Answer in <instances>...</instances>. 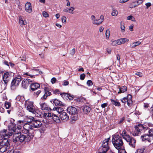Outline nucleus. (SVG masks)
Listing matches in <instances>:
<instances>
[{
	"instance_id": "obj_14",
	"label": "nucleus",
	"mask_w": 153,
	"mask_h": 153,
	"mask_svg": "<svg viewBox=\"0 0 153 153\" xmlns=\"http://www.w3.org/2000/svg\"><path fill=\"white\" fill-rule=\"evenodd\" d=\"M24 124V121H23L19 120L17 122L16 124V131L15 133L20 132L22 131V127L23 126Z\"/></svg>"
},
{
	"instance_id": "obj_16",
	"label": "nucleus",
	"mask_w": 153,
	"mask_h": 153,
	"mask_svg": "<svg viewBox=\"0 0 153 153\" xmlns=\"http://www.w3.org/2000/svg\"><path fill=\"white\" fill-rule=\"evenodd\" d=\"M32 82V80L29 79H23L22 83V87L25 88H27L29 85H30Z\"/></svg>"
},
{
	"instance_id": "obj_38",
	"label": "nucleus",
	"mask_w": 153,
	"mask_h": 153,
	"mask_svg": "<svg viewBox=\"0 0 153 153\" xmlns=\"http://www.w3.org/2000/svg\"><path fill=\"white\" fill-rule=\"evenodd\" d=\"M27 134V136L29 137H28L29 140H30L32 138H33L34 136V133H31L30 132V131Z\"/></svg>"
},
{
	"instance_id": "obj_25",
	"label": "nucleus",
	"mask_w": 153,
	"mask_h": 153,
	"mask_svg": "<svg viewBox=\"0 0 153 153\" xmlns=\"http://www.w3.org/2000/svg\"><path fill=\"white\" fill-rule=\"evenodd\" d=\"M53 109L54 112H56V114L57 113L60 114L64 111L62 108L59 106L54 107Z\"/></svg>"
},
{
	"instance_id": "obj_21",
	"label": "nucleus",
	"mask_w": 153,
	"mask_h": 153,
	"mask_svg": "<svg viewBox=\"0 0 153 153\" xmlns=\"http://www.w3.org/2000/svg\"><path fill=\"white\" fill-rule=\"evenodd\" d=\"M81 108L82 109L83 111V112L86 114H87L89 113L91 110L90 107L86 105H84Z\"/></svg>"
},
{
	"instance_id": "obj_40",
	"label": "nucleus",
	"mask_w": 153,
	"mask_h": 153,
	"mask_svg": "<svg viewBox=\"0 0 153 153\" xmlns=\"http://www.w3.org/2000/svg\"><path fill=\"white\" fill-rule=\"evenodd\" d=\"M110 34V31L109 29L107 30L105 32L106 38L107 39H109Z\"/></svg>"
},
{
	"instance_id": "obj_47",
	"label": "nucleus",
	"mask_w": 153,
	"mask_h": 153,
	"mask_svg": "<svg viewBox=\"0 0 153 153\" xmlns=\"http://www.w3.org/2000/svg\"><path fill=\"white\" fill-rule=\"evenodd\" d=\"M56 79L55 77H53L51 79V82L52 84H53L56 82Z\"/></svg>"
},
{
	"instance_id": "obj_26",
	"label": "nucleus",
	"mask_w": 153,
	"mask_h": 153,
	"mask_svg": "<svg viewBox=\"0 0 153 153\" xmlns=\"http://www.w3.org/2000/svg\"><path fill=\"white\" fill-rule=\"evenodd\" d=\"M71 123H74L78 119L77 114H75L71 115Z\"/></svg>"
},
{
	"instance_id": "obj_8",
	"label": "nucleus",
	"mask_w": 153,
	"mask_h": 153,
	"mask_svg": "<svg viewBox=\"0 0 153 153\" xmlns=\"http://www.w3.org/2000/svg\"><path fill=\"white\" fill-rule=\"evenodd\" d=\"M25 104L27 109L29 111L33 113H35V112H36L33 102L27 100L25 102Z\"/></svg>"
},
{
	"instance_id": "obj_54",
	"label": "nucleus",
	"mask_w": 153,
	"mask_h": 153,
	"mask_svg": "<svg viewBox=\"0 0 153 153\" xmlns=\"http://www.w3.org/2000/svg\"><path fill=\"white\" fill-rule=\"evenodd\" d=\"M75 48H73V49L71 51V55H74L75 53Z\"/></svg>"
},
{
	"instance_id": "obj_1",
	"label": "nucleus",
	"mask_w": 153,
	"mask_h": 153,
	"mask_svg": "<svg viewBox=\"0 0 153 153\" xmlns=\"http://www.w3.org/2000/svg\"><path fill=\"white\" fill-rule=\"evenodd\" d=\"M135 131H133L132 135L134 136L138 135L142 131H145L148 130V133L144 134L141 136L143 141L147 140L149 142L153 143V125L151 123H145L143 125L138 124L135 126Z\"/></svg>"
},
{
	"instance_id": "obj_63",
	"label": "nucleus",
	"mask_w": 153,
	"mask_h": 153,
	"mask_svg": "<svg viewBox=\"0 0 153 153\" xmlns=\"http://www.w3.org/2000/svg\"><path fill=\"white\" fill-rule=\"evenodd\" d=\"M4 109L2 108V107H0V112L1 113H4Z\"/></svg>"
},
{
	"instance_id": "obj_44",
	"label": "nucleus",
	"mask_w": 153,
	"mask_h": 153,
	"mask_svg": "<svg viewBox=\"0 0 153 153\" xmlns=\"http://www.w3.org/2000/svg\"><path fill=\"white\" fill-rule=\"evenodd\" d=\"M36 112H35V113H33L35 114L36 117H40L41 116V113L39 111H36Z\"/></svg>"
},
{
	"instance_id": "obj_20",
	"label": "nucleus",
	"mask_w": 153,
	"mask_h": 153,
	"mask_svg": "<svg viewBox=\"0 0 153 153\" xmlns=\"http://www.w3.org/2000/svg\"><path fill=\"white\" fill-rule=\"evenodd\" d=\"M40 86L39 84L38 83H30V88L32 91H34L35 90L39 88Z\"/></svg>"
},
{
	"instance_id": "obj_33",
	"label": "nucleus",
	"mask_w": 153,
	"mask_h": 153,
	"mask_svg": "<svg viewBox=\"0 0 153 153\" xmlns=\"http://www.w3.org/2000/svg\"><path fill=\"white\" fill-rule=\"evenodd\" d=\"M103 22L102 20H93L92 23L94 25H99Z\"/></svg>"
},
{
	"instance_id": "obj_37",
	"label": "nucleus",
	"mask_w": 153,
	"mask_h": 153,
	"mask_svg": "<svg viewBox=\"0 0 153 153\" xmlns=\"http://www.w3.org/2000/svg\"><path fill=\"white\" fill-rule=\"evenodd\" d=\"M19 23L20 25H25L27 24V22L25 20H19Z\"/></svg>"
},
{
	"instance_id": "obj_3",
	"label": "nucleus",
	"mask_w": 153,
	"mask_h": 153,
	"mask_svg": "<svg viewBox=\"0 0 153 153\" xmlns=\"http://www.w3.org/2000/svg\"><path fill=\"white\" fill-rule=\"evenodd\" d=\"M112 141L113 145L117 149L119 150L122 148L123 143L122 138L119 135H114Z\"/></svg>"
},
{
	"instance_id": "obj_30",
	"label": "nucleus",
	"mask_w": 153,
	"mask_h": 153,
	"mask_svg": "<svg viewBox=\"0 0 153 153\" xmlns=\"http://www.w3.org/2000/svg\"><path fill=\"white\" fill-rule=\"evenodd\" d=\"M141 43V42L140 41H137L131 43L130 45V47L131 48H134L135 47L139 45Z\"/></svg>"
},
{
	"instance_id": "obj_6",
	"label": "nucleus",
	"mask_w": 153,
	"mask_h": 153,
	"mask_svg": "<svg viewBox=\"0 0 153 153\" xmlns=\"http://www.w3.org/2000/svg\"><path fill=\"white\" fill-rule=\"evenodd\" d=\"M14 74V73L12 72H7L4 73L3 76V81L4 83L2 82H1V86H3L4 88L6 87L7 84L10 79L12 78Z\"/></svg>"
},
{
	"instance_id": "obj_57",
	"label": "nucleus",
	"mask_w": 153,
	"mask_h": 153,
	"mask_svg": "<svg viewBox=\"0 0 153 153\" xmlns=\"http://www.w3.org/2000/svg\"><path fill=\"white\" fill-rule=\"evenodd\" d=\"M117 45H119L121 44L120 39L117 40Z\"/></svg>"
},
{
	"instance_id": "obj_28",
	"label": "nucleus",
	"mask_w": 153,
	"mask_h": 153,
	"mask_svg": "<svg viewBox=\"0 0 153 153\" xmlns=\"http://www.w3.org/2000/svg\"><path fill=\"white\" fill-rule=\"evenodd\" d=\"M34 119V118L33 117L30 116H27L25 118V120L26 122L28 123H31Z\"/></svg>"
},
{
	"instance_id": "obj_7",
	"label": "nucleus",
	"mask_w": 153,
	"mask_h": 153,
	"mask_svg": "<svg viewBox=\"0 0 153 153\" xmlns=\"http://www.w3.org/2000/svg\"><path fill=\"white\" fill-rule=\"evenodd\" d=\"M26 138V136L21 134L20 132L15 133L13 137V141L14 142H19L21 143L23 142Z\"/></svg>"
},
{
	"instance_id": "obj_43",
	"label": "nucleus",
	"mask_w": 153,
	"mask_h": 153,
	"mask_svg": "<svg viewBox=\"0 0 153 153\" xmlns=\"http://www.w3.org/2000/svg\"><path fill=\"white\" fill-rule=\"evenodd\" d=\"M144 149L143 148L139 149L137 150V152L136 153H143Z\"/></svg>"
},
{
	"instance_id": "obj_23",
	"label": "nucleus",
	"mask_w": 153,
	"mask_h": 153,
	"mask_svg": "<svg viewBox=\"0 0 153 153\" xmlns=\"http://www.w3.org/2000/svg\"><path fill=\"white\" fill-rule=\"evenodd\" d=\"M60 118L62 120H67L69 119V117L66 112H63L60 114Z\"/></svg>"
},
{
	"instance_id": "obj_2",
	"label": "nucleus",
	"mask_w": 153,
	"mask_h": 153,
	"mask_svg": "<svg viewBox=\"0 0 153 153\" xmlns=\"http://www.w3.org/2000/svg\"><path fill=\"white\" fill-rule=\"evenodd\" d=\"M121 134L123 138L128 143V144L131 147L133 148L135 147L136 144L135 139L130 136L127 134L125 129L123 130Z\"/></svg>"
},
{
	"instance_id": "obj_24",
	"label": "nucleus",
	"mask_w": 153,
	"mask_h": 153,
	"mask_svg": "<svg viewBox=\"0 0 153 153\" xmlns=\"http://www.w3.org/2000/svg\"><path fill=\"white\" fill-rule=\"evenodd\" d=\"M45 94L42 97V99H46L47 97L48 96H49L51 95V93L48 91L46 88H45L44 89Z\"/></svg>"
},
{
	"instance_id": "obj_61",
	"label": "nucleus",
	"mask_w": 153,
	"mask_h": 153,
	"mask_svg": "<svg viewBox=\"0 0 153 153\" xmlns=\"http://www.w3.org/2000/svg\"><path fill=\"white\" fill-rule=\"evenodd\" d=\"M26 59V57L25 56H22V58L21 59V61H25Z\"/></svg>"
},
{
	"instance_id": "obj_19",
	"label": "nucleus",
	"mask_w": 153,
	"mask_h": 153,
	"mask_svg": "<svg viewBox=\"0 0 153 153\" xmlns=\"http://www.w3.org/2000/svg\"><path fill=\"white\" fill-rule=\"evenodd\" d=\"M25 9V11L28 13H30L32 12V7L30 2H28L26 3Z\"/></svg>"
},
{
	"instance_id": "obj_22",
	"label": "nucleus",
	"mask_w": 153,
	"mask_h": 153,
	"mask_svg": "<svg viewBox=\"0 0 153 153\" xmlns=\"http://www.w3.org/2000/svg\"><path fill=\"white\" fill-rule=\"evenodd\" d=\"M39 104L42 110L49 111V108H48V105L45 102H40Z\"/></svg>"
},
{
	"instance_id": "obj_5",
	"label": "nucleus",
	"mask_w": 153,
	"mask_h": 153,
	"mask_svg": "<svg viewBox=\"0 0 153 153\" xmlns=\"http://www.w3.org/2000/svg\"><path fill=\"white\" fill-rule=\"evenodd\" d=\"M110 140V137L104 140L102 142V145L98 150L99 153H105L109 149V141Z\"/></svg>"
},
{
	"instance_id": "obj_49",
	"label": "nucleus",
	"mask_w": 153,
	"mask_h": 153,
	"mask_svg": "<svg viewBox=\"0 0 153 153\" xmlns=\"http://www.w3.org/2000/svg\"><path fill=\"white\" fill-rule=\"evenodd\" d=\"M42 15L43 16L45 17H47L49 16L47 12L45 11L43 12Z\"/></svg>"
},
{
	"instance_id": "obj_29",
	"label": "nucleus",
	"mask_w": 153,
	"mask_h": 153,
	"mask_svg": "<svg viewBox=\"0 0 153 153\" xmlns=\"http://www.w3.org/2000/svg\"><path fill=\"white\" fill-rule=\"evenodd\" d=\"M120 91L118 92L119 94L123 93L126 92L127 91V88L126 86H123L120 87L119 86Z\"/></svg>"
},
{
	"instance_id": "obj_18",
	"label": "nucleus",
	"mask_w": 153,
	"mask_h": 153,
	"mask_svg": "<svg viewBox=\"0 0 153 153\" xmlns=\"http://www.w3.org/2000/svg\"><path fill=\"white\" fill-rule=\"evenodd\" d=\"M67 110L68 112L71 114H77V109L75 107L71 106L68 107Z\"/></svg>"
},
{
	"instance_id": "obj_12",
	"label": "nucleus",
	"mask_w": 153,
	"mask_h": 153,
	"mask_svg": "<svg viewBox=\"0 0 153 153\" xmlns=\"http://www.w3.org/2000/svg\"><path fill=\"white\" fill-rule=\"evenodd\" d=\"M32 129V127L31 125L28 123L24 124L23 128L22 130L23 133L27 134Z\"/></svg>"
},
{
	"instance_id": "obj_45",
	"label": "nucleus",
	"mask_w": 153,
	"mask_h": 153,
	"mask_svg": "<svg viewBox=\"0 0 153 153\" xmlns=\"http://www.w3.org/2000/svg\"><path fill=\"white\" fill-rule=\"evenodd\" d=\"M118 150V153H126L125 150L122 148Z\"/></svg>"
},
{
	"instance_id": "obj_53",
	"label": "nucleus",
	"mask_w": 153,
	"mask_h": 153,
	"mask_svg": "<svg viewBox=\"0 0 153 153\" xmlns=\"http://www.w3.org/2000/svg\"><path fill=\"white\" fill-rule=\"evenodd\" d=\"M108 105V103H105L102 104L101 105V107L102 108H104L106 107Z\"/></svg>"
},
{
	"instance_id": "obj_32",
	"label": "nucleus",
	"mask_w": 153,
	"mask_h": 153,
	"mask_svg": "<svg viewBox=\"0 0 153 153\" xmlns=\"http://www.w3.org/2000/svg\"><path fill=\"white\" fill-rule=\"evenodd\" d=\"M53 102L56 105H64L62 104V102L59 101L58 100L56 99L54 100L53 101Z\"/></svg>"
},
{
	"instance_id": "obj_62",
	"label": "nucleus",
	"mask_w": 153,
	"mask_h": 153,
	"mask_svg": "<svg viewBox=\"0 0 153 153\" xmlns=\"http://www.w3.org/2000/svg\"><path fill=\"white\" fill-rule=\"evenodd\" d=\"M104 30V28L102 27H101L99 28V30L100 32H102Z\"/></svg>"
},
{
	"instance_id": "obj_41",
	"label": "nucleus",
	"mask_w": 153,
	"mask_h": 153,
	"mask_svg": "<svg viewBox=\"0 0 153 153\" xmlns=\"http://www.w3.org/2000/svg\"><path fill=\"white\" fill-rule=\"evenodd\" d=\"M120 28L123 32H124L125 31V27L124 26V23L122 22H120Z\"/></svg>"
},
{
	"instance_id": "obj_59",
	"label": "nucleus",
	"mask_w": 153,
	"mask_h": 153,
	"mask_svg": "<svg viewBox=\"0 0 153 153\" xmlns=\"http://www.w3.org/2000/svg\"><path fill=\"white\" fill-rule=\"evenodd\" d=\"M135 74L136 75L138 76L139 77H141L142 76V73L140 72H137Z\"/></svg>"
},
{
	"instance_id": "obj_56",
	"label": "nucleus",
	"mask_w": 153,
	"mask_h": 153,
	"mask_svg": "<svg viewBox=\"0 0 153 153\" xmlns=\"http://www.w3.org/2000/svg\"><path fill=\"white\" fill-rule=\"evenodd\" d=\"M133 25H131L129 27V29L131 31H132L133 30Z\"/></svg>"
},
{
	"instance_id": "obj_27",
	"label": "nucleus",
	"mask_w": 153,
	"mask_h": 153,
	"mask_svg": "<svg viewBox=\"0 0 153 153\" xmlns=\"http://www.w3.org/2000/svg\"><path fill=\"white\" fill-rule=\"evenodd\" d=\"M54 112L55 113L54 115L53 116L52 118L53 120L56 123H59L60 122V119L56 114V112Z\"/></svg>"
},
{
	"instance_id": "obj_17",
	"label": "nucleus",
	"mask_w": 153,
	"mask_h": 153,
	"mask_svg": "<svg viewBox=\"0 0 153 153\" xmlns=\"http://www.w3.org/2000/svg\"><path fill=\"white\" fill-rule=\"evenodd\" d=\"M49 111L51 112H45L43 114V116L45 117H52L54 115V112L53 109L52 110L50 108H49Z\"/></svg>"
},
{
	"instance_id": "obj_35",
	"label": "nucleus",
	"mask_w": 153,
	"mask_h": 153,
	"mask_svg": "<svg viewBox=\"0 0 153 153\" xmlns=\"http://www.w3.org/2000/svg\"><path fill=\"white\" fill-rule=\"evenodd\" d=\"M61 95L62 96L63 95H65V96H66L68 97V98L70 100H72L73 99V96L71 95L70 94L63 93L61 94Z\"/></svg>"
},
{
	"instance_id": "obj_4",
	"label": "nucleus",
	"mask_w": 153,
	"mask_h": 153,
	"mask_svg": "<svg viewBox=\"0 0 153 153\" xmlns=\"http://www.w3.org/2000/svg\"><path fill=\"white\" fill-rule=\"evenodd\" d=\"M10 147L9 140L8 139H0V152L3 153L6 151Z\"/></svg>"
},
{
	"instance_id": "obj_34",
	"label": "nucleus",
	"mask_w": 153,
	"mask_h": 153,
	"mask_svg": "<svg viewBox=\"0 0 153 153\" xmlns=\"http://www.w3.org/2000/svg\"><path fill=\"white\" fill-rule=\"evenodd\" d=\"M112 103L115 106H119L120 105V103L117 100H115L113 99L111 100Z\"/></svg>"
},
{
	"instance_id": "obj_31",
	"label": "nucleus",
	"mask_w": 153,
	"mask_h": 153,
	"mask_svg": "<svg viewBox=\"0 0 153 153\" xmlns=\"http://www.w3.org/2000/svg\"><path fill=\"white\" fill-rule=\"evenodd\" d=\"M74 10V8L73 7H71L70 8L67 7L63 11L65 12H68L70 13H73L72 12Z\"/></svg>"
},
{
	"instance_id": "obj_10",
	"label": "nucleus",
	"mask_w": 153,
	"mask_h": 153,
	"mask_svg": "<svg viewBox=\"0 0 153 153\" xmlns=\"http://www.w3.org/2000/svg\"><path fill=\"white\" fill-rule=\"evenodd\" d=\"M6 123L7 122L9 123L8 125V128L10 130H12L13 132V133H15L16 131V124L15 123V120L13 119H11L10 121L8 122L6 121Z\"/></svg>"
},
{
	"instance_id": "obj_50",
	"label": "nucleus",
	"mask_w": 153,
	"mask_h": 153,
	"mask_svg": "<svg viewBox=\"0 0 153 153\" xmlns=\"http://www.w3.org/2000/svg\"><path fill=\"white\" fill-rule=\"evenodd\" d=\"M85 76V74H83L80 75V79L81 80H83L84 79Z\"/></svg>"
},
{
	"instance_id": "obj_39",
	"label": "nucleus",
	"mask_w": 153,
	"mask_h": 153,
	"mask_svg": "<svg viewBox=\"0 0 153 153\" xmlns=\"http://www.w3.org/2000/svg\"><path fill=\"white\" fill-rule=\"evenodd\" d=\"M121 42L122 44H124L126 42H127L128 41V39L126 38H123L120 39Z\"/></svg>"
},
{
	"instance_id": "obj_9",
	"label": "nucleus",
	"mask_w": 153,
	"mask_h": 153,
	"mask_svg": "<svg viewBox=\"0 0 153 153\" xmlns=\"http://www.w3.org/2000/svg\"><path fill=\"white\" fill-rule=\"evenodd\" d=\"M13 134L12 131H8L7 130L4 129L0 131V137L2 138V139H8Z\"/></svg>"
},
{
	"instance_id": "obj_42",
	"label": "nucleus",
	"mask_w": 153,
	"mask_h": 153,
	"mask_svg": "<svg viewBox=\"0 0 153 153\" xmlns=\"http://www.w3.org/2000/svg\"><path fill=\"white\" fill-rule=\"evenodd\" d=\"M117 11L116 10L113 9L111 13V15L112 16H116L117 15Z\"/></svg>"
},
{
	"instance_id": "obj_60",
	"label": "nucleus",
	"mask_w": 153,
	"mask_h": 153,
	"mask_svg": "<svg viewBox=\"0 0 153 153\" xmlns=\"http://www.w3.org/2000/svg\"><path fill=\"white\" fill-rule=\"evenodd\" d=\"M107 51L108 53L110 54L111 52V48H108L107 49Z\"/></svg>"
},
{
	"instance_id": "obj_46",
	"label": "nucleus",
	"mask_w": 153,
	"mask_h": 153,
	"mask_svg": "<svg viewBox=\"0 0 153 153\" xmlns=\"http://www.w3.org/2000/svg\"><path fill=\"white\" fill-rule=\"evenodd\" d=\"M87 84L88 86H90L92 85L93 83L91 80H88L87 82Z\"/></svg>"
},
{
	"instance_id": "obj_58",
	"label": "nucleus",
	"mask_w": 153,
	"mask_h": 153,
	"mask_svg": "<svg viewBox=\"0 0 153 153\" xmlns=\"http://www.w3.org/2000/svg\"><path fill=\"white\" fill-rule=\"evenodd\" d=\"M69 84V82L67 81H64L63 82V85L64 86H66L68 85Z\"/></svg>"
},
{
	"instance_id": "obj_52",
	"label": "nucleus",
	"mask_w": 153,
	"mask_h": 153,
	"mask_svg": "<svg viewBox=\"0 0 153 153\" xmlns=\"http://www.w3.org/2000/svg\"><path fill=\"white\" fill-rule=\"evenodd\" d=\"M41 91L40 90H39L37 91L34 92V95L36 96H38L41 93Z\"/></svg>"
},
{
	"instance_id": "obj_48",
	"label": "nucleus",
	"mask_w": 153,
	"mask_h": 153,
	"mask_svg": "<svg viewBox=\"0 0 153 153\" xmlns=\"http://www.w3.org/2000/svg\"><path fill=\"white\" fill-rule=\"evenodd\" d=\"M145 5L146 6V9H148V8L152 5V4L150 2H148L145 4Z\"/></svg>"
},
{
	"instance_id": "obj_15",
	"label": "nucleus",
	"mask_w": 153,
	"mask_h": 153,
	"mask_svg": "<svg viewBox=\"0 0 153 153\" xmlns=\"http://www.w3.org/2000/svg\"><path fill=\"white\" fill-rule=\"evenodd\" d=\"M32 127L34 128H39L42 125L41 122L39 120H35L34 118L32 123H31Z\"/></svg>"
},
{
	"instance_id": "obj_11",
	"label": "nucleus",
	"mask_w": 153,
	"mask_h": 153,
	"mask_svg": "<svg viewBox=\"0 0 153 153\" xmlns=\"http://www.w3.org/2000/svg\"><path fill=\"white\" fill-rule=\"evenodd\" d=\"M22 79L21 76H18L16 77L12 81L11 83V88L12 89L14 86H17Z\"/></svg>"
},
{
	"instance_id": "obj_36",
	"label": "nucleus",
	"mask_w": 153,
	"mask_h": 153,
	"mask_svg": "<svg viewBox=\"0 0 153 153\" xmlns=\"http://www.w3.org/2000/svg\"><path fill=\"white\" fill-rule=\"evenodd\" d=\"M4 106L6 109H10L11 108V103L9 102H6L5 103Z\"/></svg>"
},
{
	"instance_id": "obj_55",
	"label": "nucleus",
	"mask_w": 153,
	"mask_h": 153,
	"mask_svg": "<svg viewBox=\"0 0 153 153\" xmlns=\"http://www.w3.org/2000/svg\"><path fill=\"white\" fill-rule=\"evenodd\" d=\"M143 0H139L137 1V5L142 4L143 2Z\"/></svg>"
},
{
	"instance_id": "obj_13",
	"label": "nucleus",
	"mask_w": 153,
	"mask_h": 153,
	"mask_svg": "<svg viewBox=\"0 0 153 153\" xmlns=\"http://www.w3.org/2000/svg\"><path fill=\"white\" fill-rule=\"evenodd\" d=\"M132 96L130 94H128L126 97L123 98L121 100L124 104L127 102V105L129 106L132 103Z\"/></svg>"
},
{
	"instance_id": "obj_64",
	"label": "nucleus",
	"mask_w": 153,
	"mask_h": 153,
	"mask_svg": "<svg viewBox=\"0 0 153 153\" xmlns=\"http://www.w3.org/2000/svg\"><path fill=\"white\" fill-rule=\"evenodd\" d=\"M151 113L152 114V117H153V106L151 108Z\"/></svg>"
},
{
	"instance_id": "obj_51",
	"label": "nucleus",
	"mask_w": 153,
	"mask_h": 153,
	"mask_svg": "<svg viewBox=\"0 0 153 153\" xmlns=\"http://www.w3.org/2000/svg\"><path fill=\"white\" fill-rule=\"evenodd\" d=\"M112 43H111V45L113 46H115V45H117V40H114L113 41L112 40L111 41Z\"/></svg>"
}]
</instances>
